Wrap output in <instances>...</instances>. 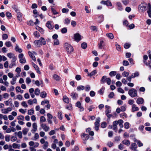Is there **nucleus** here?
<instances>
[{
	"instance_id": "37998d69",
	"label": "nucleus",
	"mask_w": 151,
	"mask_h": 151,
	"mask_svg": "<svg viewBox=\"0 0 151 151\" xmlns=\"http://www.w3.org/2000/svg\"><path fill=\"white\" fill-rule=\"evenodd\" d=\"M87 47V44L85 42H83L81 44V47L83 49H85Z\"/></svg>"
},
{
	"instance_id": "39448f33",
	"label": "nucleus",
	"mask_w": 151,
	"mask_h": 151,
	"mask_svg": "<svg viewBox=\"0 0 151 151\" xmlns=\"http://www.w3.org/2000/svg\"><path fill=\"white\" fill-rule=\"evenodd\" d=\"M100 118H98L96 120L95 122V130L97 131L99 129V127L100 125Z\"/></svg>"
},
{
	"instance_id": "49530a36",
	"label": "nucleus",
	"mask_w": 151,
	"mask_h": 151,
	"mask_svg": "<svg viewBox=\"0 0 151 151\" xmlns=\"http://www.w3.org/2000/svg\"><path fill=\"white\" fill-rule=\"evenodd\" d=\"M129 75V73L126 71H124L122 73L123 76L125 77H127Z\"/></svg>"
},
{
	"instance_id": "0e129e2a",
	"label": "nucleus",
	"mask_w": 151,
	"mask_h": 151,
	"mask_svg": "<svg viewBox=\"0 0 151 151\" xmlns=\"http://www.w3.org/2000/svg\"><path fill=\"white\" fill-rule=\"evenodd\" d=\"M123 65L124 66H128L129 65V63L127 60H124L123 61Z\"/></svg>"
},
{
	"instance_id": "2f4dec72",
	"label": "nucleus",
	"mask_w": 151,
	"mask_h": 151,
	"mask_svg": "<svg viewBox=\"0 0 151 151\" xmlns=\"http://www.w3.org/2000/svg\"><path fill=\"white\" fill-rule=\"evenodd\" d=\"M47 96V93L45 91H43L42 92L40 95V96L42 98H45Z\"/></svg>"
},
{
	"instance_id": "864d4df0",
	"label": "nucleus",
	"mask_w": 151,
	"mask_h": 151,
	"mask_svg": "<svg viewBox=\"0 0 151 151\" xmlns=\"http://www.w3.org/2000/svg\"><path fill=\"white\" fill-rule=\"evenodd\" d=\"M17 119L18 120H20L23 121L24 120V117L23 116L20 115L17 117Z\"/></svg>"
},
{
	"instance_id": "a211bd4d",
	"label": "nucleus",
	"mask_w": 151,
	"mask_h": 151,
	"mask_svg": "<svg viewBox=\"0 0 151 151\" xmlns=\"http://www.w3.org/2000/svg\"><path fill=\"white\" fill-rule=\"evenodd\" d=\"M81 137L83 140H85L88 139L89 136L88 134H85L83 133L81 135Z\"/></svg>"
},
{
	"instance_id": "6e6552de",
	"label": "nucleus",
	"mask_w": 151,
	"mask_h": 151,
	"mask_svg": "<svg viewBox=\"0 0 151 151\" xmlns=\"http://www.w3.org/2000/svg\"><path fill=\"white\" fill-rule=\"evenodd\" d=\"M16 60L17 58L16 57L12 59V60L11 61V63L9 66V67L10 68H12V67L13 66H16V64L15 62V61Z\"/></svg>"
},
{
	"instance_id": "a19ab883",
	"label": "nucleus",
	"mask_w": 151,
	"mask_h": 151,
	"mask_svg": "<svg viewBox=\"0 0 151 151\" xmlns=\"http://www.w3.org/2000/svg\"><path fill=\"white\" fill-rule=\"evenodd\" d=\"M116 72L115 71H112L110 72L109 73V75L111 77L114 76L116 75Z\"/></svg>"
},
{
	"instance_id": "774afa93",
	"label": "nucleus",
	"mask_w": 151,
	"mask_h": 151,
	"mask_svg": "<svg viewBox=\"0 0 151 151\" xmlns=\"http://www.w3.org/2000/svg\"><path fill=\"white\" fill-rule=\"evenodd\" d=\"M116 49L117 50L119 51H121V49L120 47V46L119 45H118L117 44H116Z\"/></svg>"
},
{
	"instance_id": "b1692460",
	"label": "nucleus",
	"mask_w": 151,
	"mask_h": 151,
	"mask_svg": "<svg viewBox=\"0 0 151 151\" xmlns=\"http://www.w3.org/2000/svg\"><path fill=\"white\" fill-rule=\"evenodd\" d=\"M70 96L73 99H76L78 97V94L74 92H73L71 93Z\"/></svg>"
},
{
	"instance_id": "680f3d73",
	"label": "nucleus",
	"mask_w": 151,
	"mask_h": 151,
	"mask_svg": "<svg viewBox=\"0 0 151 151\" xmlns=\"http://www.w3.org/2000/svg\"><path fill=\"white\" fill-rule=\"evenodd\" d=\"M34 34L35 36L37 37V38H38L40 37V33L37 31L34 32Z\"/></svg>"
},
{
	"instance_id": "6e6d98bb",
	"label": "nucleus",
	"mask_w": 151,
	"mask_h": 151,
	"mask_svg": "<svg viewBox=\"0 0 151 151\" xmlns=\"http://www.w3.org/2000/svg\"><path fill=\"white\" fill-rule=\"evenodd\" d=\"M75 78L77 80L79 81L81 79V77L79 75H77L75 77Z\"/></svg>"
},
{
	"instance_id": "ddd939ff",
	"label": "nucleus",
	"mask_w": 151,
	"mask_h": 151,
	"mask_svg": "<svg viewBox=\"0 0 151 151\" xmlns=\"http://www.w3.org/2000/svg\"><path fill=\"white\" fill-rule=\"evenodd\" d=\"M139 110V108L137 107L135 104H133L132 105L131 110L132 112H134L135 111H138Z\"/></svg>"
},
{
	"instance_id": "5701e85b",
	"label": "nucleus",
	"mask_w": 151,
	"mask_h": 151,
	"mask_svg": "<svg viewBox=\"0 0 151 151\" xmlns=\"http://www.w3.org/2000/svg\"><path fill=\"white\" fill-rule=\"evenodd\" d=\"M15 50L17 52L19 53H21L22 51V49L19 47V46L17 44H16V45Z\"/></svg>"
},
{
	"instance_id": "603ef678",
	"label": "nucleus",
	"mask_w": 151,
	"mask_h": 151,
	"mask_svg": "<svg viewBox=\"0 0 151 151\" xmlns=\"http://www.w3.org/2000/svg\"><path fill=\"white\" fill-rule=\"evenodd\" d=\"M19 62L21 63H24L26 62V60L25 58L20 59Z\"/></svg>"
},
{
	"instance_id": "bb28decb",
	"label": "nucleus",
	"mask_w": 151,
	"mask_h": 151,
	"mask_svg": "<svg viewBox=\"0 0 151 151\" xmlns=\"http://www.w3.org/2000/svg\"><path fill=\"white\" fill-rule=\"evenodd\" d=\"M118 124H119V126L120 128H122L123 127V122L122 119H119L118 121Z\"/></svg>"
},
{
	"instance_id": "cd10ccee",
	"label": "nucleus",
	"mask_w": 151,
	"mask_h": 151,
	"mask_svg": "<svg viewBox=\"0 0 151 151\" xmlns=\"http://www.w3.org/2000/svg\"><path fill=\"white\" fill-rule=\"evenodd\" d=\"M122 143L124 145L128 146L130 144V142L129 140H124L122 141Z\"/></svg>"
},
{
	"instance_id": "f03ea898",
	"label": "nucleus",
	"mask_w": 151,
	"mask_h": 151,
	"mask_svg": "<svg viewBox=\"0 0 151 151\" xmlns=\"http://www.w3.org/2000/svg\"><path fill=\"white\" fill-rule=\"evenodd\" d=\"M128 94L131 97H136L137 95V91L135 89L132 88L129 91Z\"/></svg>"
},
{
	"instance_id": "9d476101",
	"label": "nucleus",
	"mask_w": 151,
	"mask_h": 151,
	"mask_svg": "<svg viewBox=\"0 0 151 151\" xmlns=\"http://www.w3.org/2000/svg\"><path fill=\"white\" fill-rule=\"evenodd\" d=\"M46 26L50 29H52L54 27V26L52 24V22L51 21H47L46 24Z\"/></svg>"
},
{
	"instance_id": "c85d7f7f",
	"label": "nucleus",
	"mask_w": 151,
	"mask_h": 151,
	"mask_svg": "<svg viewBox=\"0 0 151 151\" xmlns=\"http://www.w3.org/2000/svg\"><path fill=\"white\" fill-rule=\"evenodd\" d=\"M85 88V87L84 86L82 85L78 86L77 88V89L78 91L83 90H84Z\"/></svg>"
},
{
	"instance_id": "7ed1b4c3",
	"label": "nucleus",
	"mask_w": 151,
	"mask_h": 151,
	"mask_svg": "<svg viewBox=\"0 0 151 151\" xmlns=\"http://www.w3.org/2000/svg\"><path fill=\"white\" fill-rule=\"evenodd\" d=\"M64 45L67 52L68 53H71L73 51V47L67 43H65V44Z\"/></svg>"
},
{
	"instance_id": "4be33fe9",
	"label": "nucleus",
	"mask_w": 151,
	"mask_h": 151,
	"mask_svg": "<svg viewBox=\"0 0 151 151\" xmlns=\"http://www.w3.org/2000/svg\"><path fill=\"white\" fill-rule=\"evenodd\" d=\"M28 54L29 56L33 60H34V61H36V58L34 56V54L32 52L30 51H29L28 52Z\"/></svg>"
},
{
	"instance_id": "f8f14e48",
	"label": "nucleus",
	"mask_w": 151,
	"mask_h": 151,
	"mask_svg": "<svg viewBox=\"0 0 151 151\" xmlns=\"http://www.w3.org/2000/svg\"><path fill=\"white\" fill-rule=\"evenodd\" d=\"M33 129L32 130V133H35L37 130V125L36 123L34 122L32 124Z\"/></svg>"
},
{
	"instance_id": "c03bdc74",
	"label": "nucleus",
	"mask_w": 151,
	"mask_h": 151,
	"mask_svg": "<svg viewBox=\"0 0 151 151\" xmlns=\"http://www.w3.org/2000/svg\"><path fill=\"white\" fill-rule=\"evenodd\" d=\"M43 144L44 145L43 146V148L44 149H46L48 147V143L46 141V142Z\"/></svg>"
},
{
	"instance_id": "6ab92c4d",
	"label": "nucleus",
	"mask_w": 151,
	"mask_h": 151,
	"mask_svg": "<svg viewBox=\"0 0 151 151\" xmlns=\"http://www.w3.org/2000/svg\"><path fill=\"white\" fill-rule=\"evenodd\" d=\"M137 145L135 143H132L131 144V145L130 147V148L132 150H135L137 148Z\"/></svg>"
},
{
	"instance_id": "7c9ffc66",
	"label": "nucleus",
	"mask_w": 151,
	"mask_h": 151,
	"mask_svg": "<svg viewBox=\"0 0 151 151\" xmlns=\"http://www.w3.org/2000/svg\"><path fill=\"white\" fill-rule=\"evenodd\" d=\"M7 56L10 58H12V59L13 58L15 57V56L12 53H7Z\"/></svg>"
},
{
	"instance_id": "09e8293b",
	"label": "nucleus",
	"mask_w": 151,
	"mask_h": 151,
	"mask_svg": "<svg viewBox=\"0 0 151 151\" xmlns=\"http://www.w3.org/2000/svg\"><path fill=\"white\" fill-rule=\"evenodd\" d=\"M65 24H69L70 22V20L68 18H66L65 19Z\"/></svg>"
},
{
	"instance_id": "338daca9",
	"label": "nucleus",
	"mask_w": 151,
	"mask_h": 151,
	"mask_svg": "<svg viewBox=\"0 0 151 151\" xmlns=\"http://www.w3.org/2000/svg\"><path fill=\"white\" fill-rule=\"evenodd\" d=\"M66 108L69 110H72V105L71 104H69L68 105L66 106Z\"/></svg>"
},
{
	"instance_id": "393cba45",
	"label": "nucleus",
	"mask_w": 151,
	"mask_h": 151,
	"mask_svg": "<svg viewBox=\"0 0 151 151\" xmlns=\"http://www.w3.org/2000/svg\"><path fill=\"white\" fill-rule=\"evenodd\" d=\"M96 70H94L92 71L91 73H88V75L91 77L93 75L96 74Z\"/></svg>"
},
{
	"instance_id": "9b49d317",
	"label": "nucleus",
	"mask_w": 151,
	"mask_h": 151,
	"mask_svg": "<svg viewBox=\"0 0 151 151\" xmlns=\"http://www.w3.org/2000/svg\"><path fill=\"white\" fill-rule=\"evenodd\" d=\"M118 121H114L113 123V129L116 132L117 131V125L118 124Z\"/></svg>"
},
{
	"instance_id": "4468645a",
	"label": "nucleus",
	"mask_w": 151,
	"mask_h": 151,
	"mask_svg": "<svg viewBox=\"0 0 151 151\" xmlns=\"http://www.w3.org/2000/svg\"><path fill=\"white\" fill-rule=\"evenodd\" d=\"M144 99L142 98H138L136 101L137 103L138 104H142L144 103Z\"/></svg>"
},
{
	"instance_id": "69168bd1",
	"label": "nucleus",
	"mask_w": 151,
	"mask_h": 151,
	"mask_svg": "<svg viewBox=\"0 0 151 151\" xmlns=\"http://www.w3.org/2000/svg\"><path fill=\"white\" fill-rule=\"evenodd\" d=\"M125 128L126 129H128L129 127V124L128 122H125L124 124Z\"/></svg>"
},
{
	"instance_id": "c9c22d12",
	"label": "nucleus",
	"mask_w": 151,
	"mask_h": 151,
	"mask_svg": "<svg viewBox=\"0 0 151 151\" xmlns=\"http://www.w3.org/2000/svg\"><path fill=\"white\" fill-rule=\"evenodd\" d=\"M16 80L17 78L16 77H14L13 78L12 81H11L10 82V83L12 85L15 84L16 83Z\"/></svg>"
},
{
	"instance_id": "473e14b6",
	"label": "nucleus",
	"mask_w": 151,
	"mask_h": 151,
	"mask_svg": "<svg viewBox=\"0 0 151 151\" xmlns=\"http://www.w3.org/2000/svg\"><path fill=\"white\" fill-rule=\"evenodd\" d=\"M34 111L33 109H31L28 110L27 114L28 115H32L34 114Z\"/></svg>"
},
{
	"instance_id": "20e7f679",
	"label": "nucleus",
	"mask_w": 151,
	"mask_h": 151,
	"mask_svg": "<svg viewBox=\"0 0 151 151\" xmlns=\"http://www.w3.org/2000/svg\"><path fill=\"white\" fill-rule=\"evenodd\" d=\"M146 7L147 4L146 3H142L139 5L138 9L140 12H143L145 11Z\"/></svg>"
},
{
	"instance_id": "052dcab7",
	"label": "nucleus",
	"mask_w": 151,
	"mask_h": 151,
	"mask_svg": "<svg viewBox=\"0 0 151 151\" xmlns=\"http://www.w3.org/2000/svg\"><path fill=\"white\" fill-rule=\"evenodd\" d=\"M58 118L60 120L62 119L63 117L62 116V113L61 112H59L58 113Z\"/></svg>"
},
{
	"instance_id": "2eb2a0df",
	"label": "nucleus",
	"mask_w": 151,
	"mask_h": 151,
	"mask_svg": "<svg viewBox=\"0 0 151 151\" xmlns=\"http://www.w3.org/2000/svg\"><path fill=\"white\" fill-rule=\"evenodd\" d=\"M75 39L76 40L79 41L81 40V36L79 33H76L74 35Z\"/></svg>"
},
{
	"instance_id": "13d9d810",
	"label": "nucleus",
	"mask_w": 151,
	"mask_h": 151,
	"mask_svg": "<svg viewBox=\"0 0 151 151\" xmlns=\"http://www.w3.org/2000/svg\"><path fill=\"white\" fill-rule=\"evenodd\" d=\"M26 82L27 83L29 84L31 82V80L29 78H27L26 79Z\"/></svg>"
},
{
	"instance_id": "4c0bfd02",
	"label": "nucleus",
	"mask_w": 151,
	"mask_h": 151,
	"mask_svg": "<svg viewBox=\"0 0 151 151\" xmlns=\"http://www.w3.org/2000/svg\"><path fill=\"white\" fill-rule=\"evenodd\" d=\"M106 79H107V78L106 76H103L102 77L101 79V83H105V82L106 81Z\"/></svg>"
},
{
	"instance_id": "e2e57ef3",
	"label": "nucleus",
	"mask_w": 151,
	"mask_h": 151,
	"mask_svg": "<svg viewBox=\"0 0 151 151\" xmlns=\"http://www.w3.org/2000/svg\"><path fill=\"white\" fill-rule=\"evenodd\" d=\"M17 135L18 137L20 139H21L22 137V133L21 131H19L17 133Z\"/></svg>"
},
{
	"instance_id": "8fccbe9b",
	"label": "nucleus",
	"mask_w": 151,
	"mask_h": 151,
	"mask_svg": "<svg viewBox=\"0 0 151 151\" xmlns=\"http://www.w3.org/2000/svg\"><path fill=\"white\" fill-rule=\"evenodd\" d=\"M67 29L66 28L64 27L62 29L61 32L62 33H65L67 32Z\"/></svg>"
},
{
	"instance_id": "aec40b11",
	"label": "nucleus",
	"mask_w": 151,
	"mask_h": 151,
	"mask_svg": "<svg viewBox=\"0 0 151 151\" xmlns=\"http://www.w3.org/2000/svg\"><path fill=\"white\" fill-rule=\"evenodd\" d=\"M131 75L132 76V78H134L136 77H138L139 76V72L136 71L134 73H132Z\"/></svg>"
},
{
	"instance_id": "ea45409f",
	"label": "nucleus",
	"mask_w": 151,
	"mask_h": 151,
	"mask_svg": "<svg viewBox=\"0 0 151 151\" xmlns=\"http://www.w3.org/2000/svg\"><path fill=\"white\" fill-rule=\"evenodd\" d=\"M27 24L29 26H32L34 24V22L32 20H30L27 22Z\"/></svg>"
},
{
	"instance_id": "423d86ee",
	"label": "nucleus",
	"mask_w": 151,
	"mask_h": 151,
	"mask_svg": "<svg viewBox=\"0 0 151 151\" xmlns=\"http://www.w3.org/2000/svg\"><path fill=\"white\" fill-rule=\"evenodd\" d=\"M41 126L43 130L46 132H48L50 130V127L46 124L42 123L41 124Z\"/></svg>"
},
{
	"instance_id": "bf43d9fd",
	"label": "nucleus",
	"mask_w": 151,
	"mask_h": 151,
	"mask_svg": "<svg viewBox=\"0 0 151 151\" xmlns=\"http://www.w3.org/2000/svg\"><path fill=\"white\" fill-rule=\"evenodd\" d=\"M28 131V129L27 128H26L23 129L22 131V132L24 135H26Z\"/></svg>"
},
{
	"instance_id": "f3484780",
	"label": "nucleus",
	"mask_w": 151,
	"mask_h": 151,
	"mask_svg": "<svg viewBox=\"0 0 151 151\" xmlns=\"http://www.w3.org/2000/svg\"><path fill=\"white\" fill-rule=\"evenodd\" d=\"M116 6L118 10L120 11H122L123 8L121 3L120 2H117L116 3Z\"/></svg>"
},
{
	"instance_id": "a878e982",
	"label": "nucleus",
	"mask_w": 151,
	"mask_h": 151,
	"mask_svg": "<svg viewBox=\"0 0 151 151\" xmlns=\"http://www.w3.org/2000/svg\"><path fill=\"white\" fill-rule=\"evenodd\" d=\"M63 100L66 103H68L69 101L68 98L66 96H63Z\"/></svg>"
},
{
	"instance_id": "a18cd8bd",
	"label": "nucleus",
	"mask_w": 151,
	"mask_h": 151,
	"mask_svg": "<svg viewBox=\"0 0 151 151\" xmlns=\"http://www.w3.org/2000/svg\"><path fill=\"white\" fill-rule=\"evenodd\" d=\"M104 43V41H101L100 42L99 44V49H101L102 48V45Z\"/></svg>"
},
{
	"instance_id": "58836bf2",
	"label": "nucleus",
	"mask_w": 151,
	"mask_h": 151,
	"mask_svg": "<svg viewBox=\"0 0 151 151\" xmlns=\"http://www.w3.org/2000/svg\"><path fill=\"white\" fill-rule=\"evenodd\" d=\"M46 119L43 116H41L40 117V122L42 123L45 122L46 121Z\"/></svg>"
},
{
	"instance_id": "3c124183",
	"label": "nucleus",
	"mask_w": 151,
	"mask_h": 151,
	"mask_svg": "<svg viewBox=\"0 0 151 151\" xmlns=\"http://www.w3.org/2000/svg\"><path fill=\"white\" fill-rule=\"evenodd\" d=\"M5 44L6 46L8 47H9L11 46L12 45L11 42L9 41H7L6 42Z\"/></svg>"
},
{
	"instance_id": "c756f323",
	"label": "nucleus",
	"mask_w": 151,
	"mask_h": 151,
	"mask_svg": "<svg viewBox=\"0 0 151 151\" xmlns=\"http://www.w3.org/2000/svg\"><path fill=\"white\" fill-rule=\"evenodd\" d=\"M106 36L110 39H112L114 38L113 35L111 33H107L106 34Z\"/></svg>"
},
{
	"instance_id": "f257e3e1",
	"label": "nucleus",
	"mask_w": 151,
	"mask_h": 151,
	"mask_svg": "<svg viewBox=\"0 0 151 151\" xmlns=\"http://www.w3.org/2000/svg\"><path fill=\"white\" fill-rule=\"evenodd\" d=\"M34 43L36 46L40 47L41 46L42 44L43 45H45L46 42L45 39L43 37H41L40 40H35Z\"/></svg>"
},
{
	"instance_id": "4d7b16f0",
	"label": "nucleus",
	"mask_w": 151,
	"mask_h": 151,
	"mask_svg": "<svg viewBox=\"0 0 151 151\" xmlns=\"http://www.w3.org/2000/svg\"><path fill=\"white\" fill-rule=\"evenodd\" d=\"M21 105L24 107L26 108L28 107V105L27 104L26 102L24 101H23L22 102Z\"/></svg>"
},
{
	"instance_id": "412c9836",
	"label": "nucleus",
	"mask_w": 151,
	"mask_h": 151,
	"mask_svg": "<svg viewBox=\"0 0 151 151\" xmlns=\"http://www.w3.org/2000/svg\"><path fill=\"white\" fill-rule=\"evenodd\" d=\"M17 17L19 21H22V14L19 12H18L17 14Z\"/></svg>"
},
{
	"instance_id": "dca6fc26",
	"label": "nucleus",
	"mask_w": 151,
	"mask_h": 151,
	"mask_svg": "<svg viewBox=\"0 0 151 151\" xmlns=\"http://www.w3.org/2000/svg\"><path fill=\"white\" fill-rule=\"evenodd\" d=\"M32 65L33 67L36 70L37 72V73H39V74H40V72L39 70V67L37 66V65H36L33 62L32 63Z\"/></svg>"
},
{
	"instance_id": "de8ad7c7",
	"label": "nucleus",
	"mask_w": 151,
	"mask_h": 151,
	"mask_svg": "<svg viewBox=\"0 0 151 151\" xmlns=\"http://www.w3.org/2000/svg\"><path fill=\"white\" fill-rule=\"evenodd\" d=\"M49 103V101L47 100H45L41 102V104L42 105H44L46 104H48Z\"/></svg>"
},
{
	"instance_id": "5fc2aeb1",
	"label": "nucleus",
	"mask_w": 151,
	"mask_h": 151,
	"mask_svg": "<svg viewBox=\"0 0 151 151\" xmlns=\"http://www.w3.org/2000/svg\"><path fill=\"white\" fill-rule=\"evenodd\" d=\"M126 105H124L121 107V111H125L126 110Z\"/></svg>"
},
{
	"instance_id": "72a5a7b5",
	"label": "nucleus",
	"mask_w": 151,
	"mask_h": 151,
	"mask_svg": "<svg viewBox=\"0 0 151 151\" xmlns=\"http://www.w3.org/2000/svg\"><path fill=\"white\" fill-rule=\"evenodd\" d=\"M53 78L56 81H59L60 79V77L56 74H54L53 75Z\"/></svg>"
},
{
	"instance_id": "1a4fd4ad",
	"label": "nucleus",
	"mask_w": 151,
	"mask_h": 151,
	"mask_svg": "<svg viewBox=\"0 0 151 151\" xmlns=\"http://www.w3.org/2000/svg\"><path fill=\"white\" fill-rule=\"evenodd\" d=\"M76 106L80 109V111H82L84 110L83 108L81 106V104L80 101L77 102L76 104Z\"/></svg>"
},
{
	"instance_id": "79ce46f5",
	"label": "nucleus",
	"mask_w": 151,
	"mask_h": 151,
	"mask_svg": "<svg viewBox=\"0 0 151 151\" xmlns=\"http://www.w3.org/2000/svg\"><path fill=\"white\" fill-rule=\"evenodd\" d=\"M39 137V135L38 133H36L35 134L34 139L32 140L35 141H36L37 139Z\"/></svg>"
},
{
	"instance_id": "0eeeda50",
	"label": "nucleus",
	"mask_w": 151,
	"mask_h": 151,
	"mask_svg": "<svg viewBox=\"0 0 151 151\" xmlns=\"http://www.w3.org/2000/svg\"><path fill=\"white\" fill-rule=\"evenodd\" d=\"M29 145L30 146H33V147L37 148L38 147L39 145V143L37 142H35L33 141H31L29 142Z\"/></svg>"
},
{
	"instance_id": "f704fd0d",
	"label": "nucleus",
	"mask_w": 151,
	"mask_h": 151,
	"mask_svg": "<svg viewBox=\"0 0 151 151\" xmlns=\"http://www.w3.org/2000/svg\"><path fill=\"white\" fill-rule=\"evenodd\" d=\"M12 147L14 148L19 149L20 147V145L19 144H17L15 143H14L12 144Z\"/></svg>"
},
{
	"instance_id": "e433bc0d",
	"label": "nucleus",
	"mask_w": 151,
	"mask_h": 151,
	"mask_svg": "<svg viewBox=\"0 0 151 151\" xmlns=\"http://www.w3.org/2000/svg\"><path fill=\"white\" fill-rule=\"evenodd\" d=\"M40 93V90L38 88L36 89L35 91V94L37 96L39 95Z\"/></svg>"
}]
</instances>
